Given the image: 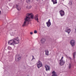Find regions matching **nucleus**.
<instances>
[{
  "label": "nucleus",
  "mask_w": 76,
  "mask_h": 76,
  "mask_svg": "<svg viewBox=\"0 0 76 76\" xmlns=\"http://www.w3.org/2000/svg\"><path fill=\"white\" fill-rule=\"evenodd\" d=\"M21 58V57H20L19 55L17 54L15 57V60L16 61H18Z\"/></svg>",
  "instance_id": "39448f33"
},
{
  "label": "nucleus",
  "mask_w": 76,
  "mask_h": 76,
  "mask_svg": "<svg viewBox=\"0 0 76 76\" xmlns=\"http://www.w3.org/2000/svg\"><path fill=\"white\" fill-rule=\"evenodd\" d=\"M51 1L53 2L54 4H57V0H52Z\"/></svg>",
  "instance_id": "4468645a"
},
{
  "label": "nucleus",
  "mask_w": 76,
  "mask_h": 76,
  "mask_svg": "<svg viewBox=\"0 0 76 76\" xmlns=\"http://www.w3.org/2000/svg\"><path fill=\"white\" fill-rule=\"evenodd\" d=\"M8 49L10 50H11L12 49V48L10 46H8Z\"/></svg>",
  "instance_id": "f3484780"
},
{
  "label": "nucleus",
  "mask_w": 76,
  "mask_h": 76,
  "mask_svg": "<svg viewBox=\"0 0 76 76\" xmlns=\"http://www.w3.org/2000/svg\"><path fill=\"white\" fill-rule=\"evenodd\" d=\"M45 67L46 68V71H47V70H48V65H45Z\"/></svg>",
  "instance_id": "dca6fc26"
},
{
  "label": "nucleus",
  "mask_w": 76,
  "mask_h": 76,
  "mask_svg": "<svg viewBox=\"0 0 76 76\" xmlns=\"http://www.w3.org/2000/svg\"><path fill=\"white\" fill-rule=\"evenodd\" d=\"M75 41L73 40H72L70 41L71 44V45H72V47H73V46L75 45Z\"/></svg>",
  "instance_id": "1a4fd4ad"
},
{
  "label": "nucleus",
  "mask_w": 76,
  "mask_h": 76,
  "mask_svg": "<svg viewBox=\"0 0 76 76\" xmlns=\"http://www.w3.org/2000/svg\"><path fill=\"white\" fill-rule=\"evenodd\" d=\"M45 39H41V42H42V43H44L45 42Z\"/></svg>",
  "instance_id": "2eb2a0df"
},
{
  "label": "nucleus",
  "mask_w": 76,
  "mask_h": 76,
  "mask_svg": "<svg viewBox=\"0 0 76 76\" xmlns=\"http://www.w3.org/2000/svg\"><path fill=\"white\" fill-rule=\"evenodd\" d=\"M37 1H38V0H36Z\"/></svg>",
  "instance_id": "c85d7f7f"
},
{
  "label": "nucleus",
  "mask_w": 76,
  "mask_h": 76,
  "mask_svg": "<svg viewBox=\"0 0 76 76\" xmlns=\"http://www.w3.org/2000/svg\"><path fill=\"white\" fill-rule=\"evenodd\" d=\"M1 11H0V15L1 14Z\"/></svg>",
  "instance_id": "cd10ccee"
},
{
  "label": "nucleus",
  "mask_w": 76,
  "mask_h": 76,
  "mask_svg": "<svg viewBox=\"0 0 76 76\" xmlns=\"http://www.w3.org/2000/svg\"><path fill=\"white\" fill-rule=\"evenodd\" d=\"M48 70H50V66H48Z\"/></svg>",
  "instance_id": "a878e982"
},
{
  "label": "nucleus",
  "mask_w": 76,
  "mask_h": 76,
  "mask_svg": "<svg viewBox=\"0 0 76 76\" xmlns=\"http://www.w3.org/2000/svg\"><path fill=\"white\" fill-rule=\"evenodd\" d=\"M60 13L61 16H63L64 15V12L63 10H61L60 11Z\"/></svg>",
  "instance_id": "9d476101"
},
{
  "label": "nucleus",
  "mask_w": 76,
  "mask_h": 76,
  "mask_svg": "<svg viewBox=\"0 0 76 76\" xmlns=\"http://www.w3.org/2000/svg\"><path fill=\"white\" fill-rule=\"evenodd\" d=\"M51 25V22H50V20H49L48 22V27H50V26Z\"/></svg>",
  "instance_id": "ddd939ff"
},
{
  "label": "nucleus",
  "mask_w": 76,
  "mask_h": 76,
  "mask_svg": "<svg viewBox=\"0 0 76 76\" xmlns=\"http://www.w3.org/2000/svg\"><path fill=\"white\" fill-rule=\"evenodd\" d=\"M34 18L35 20L37 21V22L38 23V14H37L35 16Z\"/></svg>",
  "instance_id": "9b49d317"
},
{
  "label": "nucleus",
  "mask_w": 76,
  "mask_h": 76,
  "mask_svg": "<svg viewBox=\"0 0 76 76\" xmlns=\"http://www.w3.org/2000/svg\"><path fill=\"white\" fill-rule=\"evenodd\" d=\"M30 35H32V34H33V32H30Z\"/></svg>",
  "instance_id": "b1692460"
},
{
  "label": "nucleus",
  "mask_w": 76,
  "mask_h": 76,
  "mask_svg": "<svg viewBox=\"0 0 76 76\" xmlns=\"http://www.w3.org/2000/svg\"><path fill=\"white\" fill-rule=\"evenodd\" d=\"M46 24H47V26H48V22H47L46 23Z\"/></svg>",
  "instance_id": "bb28decb"
},
{
  "label": "nucleus",
  "mask_w": 76,
  "mask_h": 76,
  "mask_svg": "<svg viewBox=\"0 0 76 76\" xmlns=\"http://www.w3.org/2000/svg\"><path fill=\"white\" fill-rule=\"evenodd\" d=\"M20 42L19 39L18 37L14 38L12 40H10L8 42V44L9 45H14V44H18Z\"/></svg>",
  "instance_id": "f257e3e1"
},
{
  "label": "nucleus",
  "mask_w": 76,
  "mask_h": 76,
  "mask_svg": "<svg viewBox=\"0 0 76 76\" xmlns=\"http://www.w3.org/2000/svg\"><path fill=\"white\" fill-rule=\"evenodd\" d=\"M76 52H75L74 53L73 55V57H74V58H75V56H76Z\"/></svg>",
  "instance_id": "aec40b11"
},
{
  "label": "nucleus",
  "mask_w": 76,
  "mask_h": 76,
  "mask_svg": "<svg viewBox=\"0 0 76 76\" xmlns=\"http://www.w3.org/2000/svg\"><path fill=\"white\" fill-rule=\"evenodd\" d=\"M65 32H67L68 34H69L70 32H71V30H70V28H69L67 27L65 30Z\"/></svg>",
  "instance_id": "6e6552de"
},
{
  "label": "nucleus",
  "mask_w": 76,
  "mask_h": 76,
  "mask_svg": "<svg viewBox=\"0 0 76 76\" xmlns=\"http://www.w3.org/2000/svg\"><path fill=\"white\" fill-rule=\"evenodd\" d=\"M70 68H71V64H70L69 66V69H70Z\"/></svg>",
  "instance_id": "5701e85b"
},
{
  "label": "nucleus",
  "mask_w": 76,
  "mask_h": 76,
  "mask_svg": "<svg viewBox=\"0 0 76 76\" xmlns=\"http://www.w3.org/2000/svg\"><path fill=\"white\" fill-rule=\"evenodd\" d=\"M69 4H70V5H72V2L70 1L69 2Z\"/></svg>",
  "instance_id": "4be33fe9"
},
{
  "label": "nucleus",
  "mask_w": 76,
  "mask_h": 76,
  "mask_svg": "<svg viewBox=\"0 0 76 76\" xmlns=\"http://www.w3.org/2000/svg\"><path fill=\"white\" fill-rule=\"evenodd\" d=\"M37 64L38 69H39L40 67L42 66V62L39 61H38L37 63Z\"/></svg>",
  "instance_id": "7ed1b4c3"
},
{
  "label": "nucleus",
  "mask_w": 76,
  "mask_h": 76,
  "mask_svg": "<svg viewBox=\"0 0 76 76\" xmlns=\"http://www.w3.org/2000/svg\"><path fill=\"white\" fill-rule=\"evenodd\" d=\"M34 34H37V30H35L34 31Z\"/></svg>",
  "instance_id": "412c9836"
},
{
  "label": "nucleus",
  "mask_w": 76,
  "mask_h": 76,
  "mask_svg": "<svg viewBox=\"0 0 76 76\" xmlns=\"http://www.w3.org/2000/svg\"><path fill=\"white\" fill-rule=\"evenodd\" d=\"M24 22L23 23L22 26L23 27H24L25 26L27 25V22H30L31 21V18L29 17L28 16H26L25 17L24 19Z\"/></svg>",
  "instance_id": "f03ea898"
},
{
  "label": "nucleus",
  "mask_w": 76,
  "mask_h": 76,
  "mask_svg": "<svg viewBox=\"0 0 76 76\" xmlns=\"http://www.w3.org/2000/svg\"><path fill=\"white\" fill-rule=\"evenodd\" d=\"M27 9H28V7H26Z\"/></svg>",
  "instance_id": "c756f323"
},
{
  "label": "nucleus",
  "mask_w": 76,
  "mask_h": 76,
  "mask_svg": "<svg viewBox=\"0 0 76 76\" xmlns=\"http://www.w3.org/2000/svg\"><path fill=\"white\" fill-rule=\"evenodd\" d=\"M31 0H26V2L28 3H30V2H31Z\"/></svg>",
  "instance_id": "a211bd4d"
},
{
  "label": "nucleus",
  "mask_w": 76,
  "mask_h": 76,
  "mask_svg": "<svg viewBox=\"0 0 76 76\" xmlns=\"http://www.w3.org/2000/svg\"><path fill=\"white\" fill-rule=\"evenodd\" d=\"M16 7V8L17 9V10H21V8H20V7L19 6V5L18 4H15L14 5V7Z\"/></svg>",
  "instance_id": "423d86ee"
},
{
  "label": "nucleus",
  "mask_w": 76,
  "mask_h": 76,
  "mask_svg": "<svg viewBox=\"0 0 76 76\" xmlns=\"http://www.w3.org/2000/svg\"><path fill=\"white\" fill-rule=\"evenodd\" d=\"M63 56H62L60 60V64L61 66H63V65H64V63H65V62L63 60Z\"/></svg>",
  "instance_id": "20e7f679"
},
{
  "label": "nucleus",
  "mask_w": 76,
  "mask_h": 76,
  "mask_svg": "<svg viewBox=\"0 0 76 76\" xmlns=\"http://www.w3.org/2000/svg\"><path fill=\"white\" fill-rule=\"evenodd\" d=\"M45 54L46 55H48V50H45Z\"/></svg>",
  "instance_id": "6ab92c4d"
},
{
  "label": "nucleus",
  "mask_w": 76,
  "mask_h": 76,
  "mask_svg": "<svg viewBox=\"0 0 76 76\" xmlns=\"http://www.w3.org/2000/svg\"><path fill=\"white\" fill-rule=\"evenodd\" d=\"M51 76H57V75L56 74V72L55 71H53L52 72V75Z\"/></svg>",
  "instance_id": "f8f14e48"
},
{
  "label": "nucleus",
  "mask_w": 76,
  "mask_h": 76,
  "mask_svg": "<svg viewBox=\"0 0 76 76\" xmlns=\"http://www.w3.org/2000/svg\"><path fill=\"white\" fill-rule=\"evenodd\" d=\"M27 16H31V19H33L34 18V14H33L31 13H27Z\"/></svg>",
  "instance_id": "0eeeda50"
},
{
  "label": "nucleus",
  "mask_w": 76,
  "mask_h": 76,
  "mask_svg": "<svg viewBox=\"0 0 76 76\" xmlns=\"http://www.w3.org/2000/svg\"><path fill=\"white\" fill-rule=\"evenodd\" d=\"M32 56V57H33L32 59L33 60V59H35V58H34V56Z\"/></svg>",
  "instance_id": "393cba45"
}]
</instances>
